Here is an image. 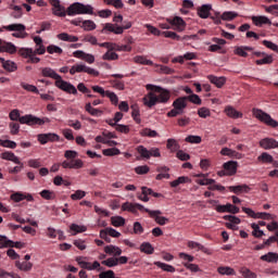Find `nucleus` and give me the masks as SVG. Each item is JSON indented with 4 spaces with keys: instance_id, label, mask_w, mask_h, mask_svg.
Returning <instances> with one entry per match:
<instances>
[{
    "instance_id": "nucleus-4",
    "label": "nucleus",
    "mask_w": 278,
    "mask_h": 278,
    "mask_svg": "<svg viewBox=\"0 0 278 278\" xmlns=\"http://www.w3.org/2000/svg\"><path fill=\"white\" fill-rule=\"evenodd\" d=\"M21 125H28V127H35V125H38L39 127L45 125V123H51V119L49 117H37L36 115L26 114L22 117H20Z\"/></svg>"
},
{
    "instance_id": "nucleus-5",
    "label": "nucleus",
    "mask_w": 278,
    "mask_h": 278,
    "mask_svg": "<svg viewBox=\"0 0 278 278\" xmlns=\"http://www.w3.org/2000/svg\"><path fill=\"white\" fill-rule=\"evenodd\" d=\"M253 114H254L255 118H257L262 123H265V125H268V127H274V128L278 127V122L275 121L270 116V114H268L260 109H253Z\"/></svg>"
},
{
    "instance_id": "nucleus-12",
    "label": "nucleus",
    "mask_w": 278,
    "mask_h": 278,
    "mask_svg": "<svg viewBox=\"0 0 278 278\" xmlns=\"http://www.w3.org/2000/svg\"><path fill=\"white\" fill-rule=\"evenodd\" d=\"M146 213L149 214L150 218H153L157 225H166L168 223V218L162 216V211H151V210H146Z\"/></svg>"
},
{
    "instance_id": "nucleus-10",
    "label": "nucleus",
    "mask_w": 278,
    "mask_h": 278,
    "mask_svg": "<svg viewBox=\"0 0 278 278\" xmlns=\"http://www.w3.org/2000/svg\"><path fill=\"white\" fill-rule=\"evenodd\" d=\"M139 212H147V207L140 203H130V202H125L122 204V212H130L131 214H138Z\"/></svg>"
},
{
    "instance_id": "nucleus-24",
    "label": "nucleus",
    "mask_w": 278,
    "mask_h": 278,
    "mask_svg": "<svg viewBox=\"0 0 278 278\" xmlns=\"http://www.w3.org/2000/svg\"><path fill=\"white\" fill-rule=\"evenodd\" d=\"M252 23L256 25V27H262V25H273V22L264 15L261 16H252Z\"/></svg>"
},
{
    "instance_id": "nucleus-37",
    "label": "nucleus",
    "mask_w": 278,
    "mask_h": 278,
    "mask_svg": "<svg viewBox=\"0 0 278 278\" xmlns=\"http://www.w3.org/2000/svg\"><path fill=\"white\" fill-rule=\"evenodd\" d=\"M85 110L86 112H88V114H90L91 116H101V114H103V111L99 110V109H94L92 108L91 103H87L85 105Z\"/></svg>"
},
{
    "instance_id": "nucleus-8",
    "label": "nucleus",
    "mask_w": 278,
    "mask_h": 278,
    "mask_svg": "<svg viewBox=\"0 0 278 278\" xmlns=\"http://www.w3.org/2000/svg\"><path fill=\"white\" fill-rule=\"evenodd\" d=\"M24 249L25 248V243L21 242V241H12L10 239H8V237L5 236H1L0 235V249Z\"/></svg>"
},
{
    "instance_id": "nucleus-29",
    "label": "nucleus",
    "mask_w": 278,
    "mask_h": 278,
    "mask_svg": "<svg viewBox=\"0 0 278 278\" xmlns=\"http://www.w3.org/2000/svg\"><path fill=\"white\" fill-rule=\"evenodd\" d=\"M228 190L230 192H233V194H241V192H249V186L247 185L230 186L228 187Z\"/></svg>"
},
{
    "instance_id": "nucleus-40",
    "label": "nucleus",
    "mask_w": 278,
    "mask_h": 278,
    "mask_svg": "<svg viewBox=\"0 0 278 278\" xmlns=\"http://www.w3.org/2000/svg\"><path fill=\"white\" fill-rule=\"evenodd\" d=\"M140 136L143 138H157V131L151 130V128H143L139 131Z\"/></svg>"
},
{
    "instance_id": "nucleus-30",
    "label": "nucleus",
    "mask_w": 278,
    "mask_h": 278,
    "mask_svg": "<svg viewBox=\"0 0 278 278\" xmlns=\"http://www.w3.org/2000/svg\"><path fill=\"white\" fill-rule=\"evenodd\" d=\"M140 251L141 253H146V255H153V253H155V249L149 242L141 243Z\"/></svg>"
},
{
    "instance_id": "nucleus-2",
    "label": "nucleus",
    "mask_w": 278,
    "mask_h": 278,
    "mask_svg": "<svg viewBox=\"0 0 278 278\" xmlns=\"http://www.w3.org/2000/svg\"><path fill=\"white\" fill-rule=\"evenodd\" d=\"M146 90H150L142 99L146 108H155L160 103L165 104L170 101V91L168 89L148 84L146 85Z\"/></svg>"
},
{
    "instance_id": "nucleus-54",
    "label": "nucleus",
    "mask_w": 278,
    "mask_h": 278,
    "mask_svg": "<svg viewBox=\"0 0 278 278\" xmlns=\"http://www.w3.org/2000/svg\"><path fill=\"white\" fill-rule=\"evenodd\" d=\"M236 17H238V13L233 11H226L222 14V21H233Z\"/></svg>"
},
{
    "instance_id": "nucleus-31",
    "label": "nucleus",
    "mask_w": 278,
    "mask_h": 278,
    "mask_svg": "<svg viewBox=\"0 0 278 278\" xmlns=\"http://www.w3.org/2000/svg\"><path fill=\"white\" fill-rule=\"evenodd\" d=\"M134 62L136 64H142L143 66H153V61H151L142 55L135 56Z\"/></svg>"
},
{
    "instance_id": "nucleus-15",
    "label": "nucleus",
    "mask_w": 278,
    "mask_h": 278,
    "mask_svg": "<svg viewBox=\"0 0 278 278\" xmlns=\"http://www.w3.org/2000/svg\"><path fill=\"white\" fill-rule=\"evenodd\" d=\"M16 51V46H14V43L0 39V53H10V55H14Z\"/></svg>"
},
{
    "instance_id": "nucleus-42",
    "label": "nucleus",
    "mask_w": 278,
    "mask_h": 278,
    "mask_svg": "<svg viewBox=\"0 0 278 278\" xmlns=\"http://www.w3.org/2000/svg\"><path fill=\"white\" fill-rule=\"evenodd\" d=\"M10 9L13 10V12L11 13V16H13V18H21L23 16L22 7L11 4Z\"/></svg>"
},
{
    "instance_id": "nucleus-56",
    "label": "nucleus",
    "mask_w": 278,
    "mask_h": 278,
    "mask_svg": "<svg viewBox=\"0 0 278 278\" xmlns=\"http://www.w3.org/2000/svg\"><path fill=\"white\" fill-rule=\"evenodd\" d=\"M103 155L112 157V155H121V150L118 148H109L102 151Z\"/></svg>"
},
{
    "instance_id": "nucleus-50",
    "label": "nucleus",
    "mask_w": 278,
    "mask_h": 278,
    "mask_svg": "<svg viewBox=\"0 0 278 278\" xmlns=\"http://www.w3.org/2000/svg\"><path fill=\"white\" fill-rule=\"evenodd\" d=\"M101 264L103 266H108V268H114V266H118V260L116 257H110L105 261H102Z\"/></svg>"
},
{
    "instance_id": "nucleus-32",
    "label": "nucleus",
    "mask_w": 278,
    "mask_h": 278,
    "mask_svg": "<svg viewBox=\"0 0 278 278\" xmlns=\"http://www.w3.org/2000/svg\"><path fill=\"white\" fill-rule=\"evenodd\" d=\"M2 160H8L9 162H14V164H21L18 156H15L12 152H4L1 154Z\"/></svg>"
},
{
    "instance_id": "nucleus-17",
    "label": "nucleus",
    "mask_w": 278,
    "mask_h": 278,
    "mask_svg": "<svg viewBox=\"0 0 278 278\" xmlns=\"http://www.w3.org/2000/svg\"><path fill=\"white\" fill-rule=\"evenodd\" d=\"M211 12H212V4H202L197 9V14L200 18H210Z\"/></svg>"
},
{
    "instance_id": "nucleus-14",
    "label": "nucleus",
    "mask_w": 278,
    "mask_h": 278,
    "mask_svg": "<svg viewBox=\"0 0 278 278\" xmlns=\"http://www.w3.org/2000/svg\"><path fill=\"white\" fill-rule=\"evenodd\" d=\"M260 148L265 151H270V149H278V141L274 138H264L260 142Z\"/></svg>"
},
{
    "instance_id": "nucleus-33",
    "label": "nucleus",
    "mask_w": 278,
    "mask_h": 278,
    "mask_svg": "<svg viewBox=\"0 0 278 278\" xmlns=\"http://www.w3.org/2000/svg\"><path fill=\"white\" fill-rule=\"evenodd\" d=\"M3 29L7 31H25L26 27L23 24H10L8 26H3Z\"/></svg>"
},
{
    "instance_id": "nucleus-58",
    "label": "nucleus",
    "mask_w": 278,
    "mask_h": 278,
    "mask_svg": "<svg viewBox=\"0 0 278 278\" xmlns=\"http://www.w3.org/2000/svg\"><path fill=\"white\" fill-rule=\"evenodd\" d=\"M137 152L141 155V157H144L146 160H150V150L144 148V146L137 147Z\"/></svg>"
},
{
    "instance_id": "nucleus-22",
    "label": "nucleus",
    "mask_w": 278,
    "mask_h": 278,
    "mask_svg": "<svg viewBox=\"0 0 278 278\" xmlns=\"http://www.w3.org/2000/svg\"><path fill=\"white\" fill-rule=\"evenodd\" d=\"M207 79L211 81V84H214L216 88H223V85L227 84V78L225 76L217 77L214 75H208Z\"/></svg>"
},
{
    "instance_id": "nucleus-39",
    "label": "nucleus",
    "mask_w": 278,
    "mask_h": 278,
    "mask_svg": "<svg viewBox=\"0 0 278 278\" xmlns=\"http://www.w3.org/2000/svg\"><path fill=\"white\" fill-rule=\"evenodd\" d=\"M166 148L172 151V153H175L176 151H179L180 147L177 140L175 139H167Z\"/></svg>"
},
{
    "instance_id": "nucleus-20",
    "label": "nucleus",
    "mask_w": 278,
    "mask_h": 278,
    "mask_svg": "<svg viewBox=\"0 0 278 278\" xmlns=\"http://www.w3.org/2000/svg\"><path fill=\"white\" fill-rule=\"evenodd\" d=\"M42 77H50V79H55V81H60L62 76L60 74H56L53 68L51 67H43L41 70Z\"/></svg>"
},
{
    "instance_id": "nucleus-13",
    "label": "nucleus",
    "mask_w": 278,
    "mask_h": 278,
    "mask_svg": "<svg viewBox=\"0 0 278 278\" xmlns=\"http://www.w3.org/2000/svg\"><path fill=\"white\" fill-rule=\"evenodd\" d=\"M167 23H169L176 31H184L186 29V21H184L182 17L175 16L174 18H167Z\"/></svg>"
},
{
    "instance_id": "nucleus-28",
    "label": "nucleus",
    "mask_w": 278,
    "mask_h": 278,
    "mask_svg": "<svg viewBox=\"0 0 278 278\" xmlns=\"http://www.w3.org/2000/svg\"><path fill=\"white\" fill-rule=\"evenodd\" d=\"M15 266L16 268H18V270H23L24 273H29V270L34 268V264L27 261L25 262L16 261Z\"/></svg>"
},
{
    "instance_id": "nucleus-55",
    "label": "nucleus",
    "mask_w": 278,
    "mask_h": 278,
    "mask_svg": "<svg viewBox=\"0 0 278 278\" xmlns=\"http://www.w3.org/2000/svg\"><path fill=\"white\" fill-rule=\"evenodd\" d=\"M18 55H21L22 58H29L30 55H34V50L31 48H21L17 51Z\"/></svg>"
},
{
    "instance_id": "nucleus-43",
    "label": "nucleus",
    "mask_w": 278,
    "mask_h": 278,
    "mask_svg": "<svg viewBox=\"0 0 278 278\" xmlns=\"http://www.w3.org/2000/svg\"><path fill=\"white\" fill-rule=\"evenodd\" d=\"M111 225H113V227H124L125 217H123V216L111 217Z\"/></svg>"
},
{
    "instance_id": "nucleus-6",
    "label": "nucleus",
    "mask_w": 278,
    "mask_h": 278,
    "mask_svg": "<svg viewBox=\"0 0 278 278\" xmlns=\"http://www.w3.org/2000/svg\"><path fill=\"white\" fill-rule=\"evenodd\" d=\"M76 73H87V75H92V77H99V71L84 63H77L70 68L71 75H75Z\"/></svg>"
},
{
    "instance_id": "nucleus-19",
    "label": "nucleus",
    "mask_w": 278,
    "mask_h": 278,
    "mask_svg": "<svg viewBox=\"0 0 278 278\" xmlns=\"http://www.w3.org/2000/svg\"><path fill=\"white\" fill-rule=\"evenodd\" d=\"M223 167L228 176L236 175V173H238V162L236 161L226 162Z\"/></svg>"
},
{
    "instance_id": "nucleus-61",
    "label": "nucleus",
    "mask_w": 278,
    "mask_h": 278,
    "mask_svg": "<svg viewBox=\"0 0 278 278\" xmlns=\"http://www.w3.org/2000/svg\"><path fill=\"white\" fill-rule=\"evenodd\" d=\"M78 155L79 153H77V151L75 150H66L64 153V157H66V160H70V162H72V160H78Z\"/></svg>"
},
{
    "instance_id": "nucleus-23",
    "label": "nucleus",
    "mask_w": 278,
    "mask_h": 278,
    "mask_svg": "<svg viewBox=\"0 0 278 278\" xmlns=\"http://www.w3.org/2000/svg\"><path fill=\"white\" fill-rule=\"evenodd\" d=\"M151 194H153V189L148 187H141V193H138L137 198L139 199V201L149 203V195Z\"/></svg>"
},
{
    "instance_id": "nucleus-21",
    "label": "nucleus",
    "mask_w": 278,
    "mask_h": 278,
    "mask_svg": "<svg viewBox=\"0 0 278 278\" xmlns=\"http://www.w3.org/2000/svg\"><path fill=\"white\" fill-rule=\"evenodd\" d=\"M173 108L179 110L184 114V110L188 108V100L186 97H180L173 102Z\"/></svg>"
},
{
    "instance_id": "nucleus-11",
    "label": "nucleus",
    "mask_w": 278,
    "mask_h": 278,
    "mask_svg": "<svg viewBox=\"0 0 278 278\" xmlns=\"http://www.w3.org/2000/svg\"><path fill=\"white\" fill-rule=\"evenodd\" d=\"M40 144H47V142H60V136L55 132L40 134L37 136Z\"/></svg>"
},
{
    "instance_id": "nucleus-53",
    "label": "nucleus",
    "mask_w": 278,
    "mask_h": 278,
    "mask_svg": "<svg viewBox=\"0 0 278 278\" xmlns=\"http://www.w3.org/2000/svg\"><path fill=\"white\" fill-rule=\"evenodd\" d=\"M106 5H113L116 8V10H121L124 8L125 4H123V0H103Z\"/></svg>"
},
{
    "instance_id": "nucleus-34",
    "label": "nucleus",
    "mask_w": 278,
    "mask_h": 278,
    "mask_svg": "<svg viewBox=\"0 0 278 278\" xmlns=\"http://www.w3.org/2000/svg\"><path fill=\"white\" fill-rule=\"evenodd\" d=\"M217 273H219V275H226L228 277H231L233 275H236V270L229 266H220L217 268Z\"/></svg>"
},
{
    "instance_id": "nucleus-26",
    "label": "nucleus",
    "mask_w": 278,
    "mask_h": 278,
    "mask_svg": "<svg viewBox=\"0 0 278 278\" xmlns=\"http://www.w3.org/2000/svg\"><path fill=\"white\" fill-rule=\"evenodd\" d=\"M247 51H253V47L240 46L235 48V54L240 58H249V53Z\"/></svg>"
},
{
    "instance_id": "nucleus-35",
    "label": "nucleus",
    "mask_w": 278,
    "mask_h": 278,
    "mask_svg": "<svg viewBox=\"0 0 278 278\" xmlns=\"http://www.w3.org/2000/svg\"><path fill=\"white\" fill-rule=\"evenodd\" d=\"M273 62H274L273 55L265 53L263 54V59L255 61V64H257V66H262L264 64H273Z\"/></svg>"
},
{
    "instance_id": "nucleus-62",
    "label": "nucleus",
    "mask_w": 278,
    "mask_h": 278,
    "mask_svg": "<svg viewBox=\"0 0 278 278\" xmlns=\"http://www.w3.org/2000/svg\"><path fill=\"white\" fill-rule=\"evenodd\" d=\"M11 201H14L15 203H21V201H25V193L23 192L12 193Z\"/></svg>"
},
{
    "instance_id": "nucleus-49",
    "label": "nucleus",
    "mask_w": 278,
    "mask_h": 278,
    "mask_svg": "<svg viewBox=\"0 0 278 278\" xmlns=\"http://www.w3.org/2000/svg\"><path fill=\"white\" fill-rule=\"evenodd\" d=\"M47 52L50 53V55H53V53H56L58 55H62L64 53V50H62V48L55 45H50L47 47Z\"/></svg>"
},
{
    "instance_id": "nucleus-25",
    "label": "nucleus",
    "mask_w": 278,
    "mask_h": 278,
    "mask_svg": "<svg viewBox=\"0 0 278 278\" xmlns=\"http://www.w3.org/2000/svg\"><path fill=\"white\" fill-rule=\"evenodd\" d=\"M104 253H106L108 255H114L115 257H118L119 255L123 254V250H121V248L116 245L111 244L104 247Z\"/></svg>"
},
{
    "instance_id": "nucleus-48",
    "label": "nucleus",
    "mask_w": 278,
    "mask_h": 278,
    "mask_svg": "<svg viewBox=\"0 0 278 278\" xmlns=\"http://www.w3.org/2000/svg\"><path fill=\"white\" fill-rule=\"evenodd\" d=\"M81 27L85 31H92L97 29V24H94L91 20H86L83 22Z\"/></svg>"
},
{
    "instance_id": "nucleus-52",
    "label": "nucleus",
    "mask_w": 278,
    "mask_h": 278,
    "mask_svg": "<svg viewBox=\"0 0 278 278\" xmlns=\"http://www.w3.org/2000/svg\"><path fill=\"white\" fill-rule=\"evenodd\" d=\"M102 60L114 61L118 60V54L114 50H109L102 55Z\"/></svg>"
},
{
    "instance_id": "nucleus-16",
    "label": "nucleus",
    "mask_w": 278,
    "mask_h": 278,
    "mask_svg": "<svg viewBox=\"0 0 278 278\" xmlns=\"http://www.w3.org/2000/svg\"><path fill=\"white\" fill-rule=\"evenodd\" d=\"M60 166H62V168L79 169V168H84V161H81V159L63 161L62 164H60Z\"/></svg>"
},
{
    "instance_id": "nucleus-38",
    "label": "nucleus",
    "mask_w": 278,
    "mask_h": 278,
    "mask_svg": "<svg viewBox=\"0 0 278 278\" xmlns=\"http://www.w3.org/2000/svg\"><path fill=\"white\" fill-rule=\"evenodd\" d=\"M159 175H156L157 181L162 179H170V174L168 173V167H160L159 169Z\"/></svg>"
},
{
    "instance_id": "nucleus-60",
    "label": "nucleus",
    "mask_w": 278,
    "mask_h": 278,
    "mask_svg": "<svg viewBox=\"0 0 278 278\" xmlns=\"http://www.w3.org/2000/svg\"><path fill=\"white\" fill-rule=\"evenodd\" d=\"M185 99L190 101V103H194L195 105H201L202 101L198 94L191 93L190 96H186Z\"/></svg>"
},
{
    "instance_id": "nucleus-27",
    "label": "nucleus",
    "mask_w": 278,
    "mask_h": 278,
    "mask_svg": "<svg viewBox=\"0 0 278 278\" xmlns=\"http://www.w3.org/2000/svg\"><path fill=\"white\" fill-rule=\"evenodd\" d=\"M225 114L229 118H242V113L237 111L233 106H230V105L225 108Z\"/></svg>"
},
{
    "instance_id": "nucleus-63",
    "label": "nucleus",
    "mask_w": 278,
    "mask_h": 278,
    "mask_svg": "<svg viewBox=\"0 0 278 278\" xmlns=\"http://www.w3.org/2000/svg\"><path fill=\"white\" fill-rule=\"evenodd\" d=\"M211 111L210 109L202 106L198 110V115L200 116V118H207V116H211Z\"/></svg>"
},
{
    "instance_id": "nucleus-45",
    "label": "nucleus",
    "mask_w": 278,
    "mask_h": 278,
    "mask_svg": "<svg viewBox=\"0 0 278 278\" xmlns=\"http://www.w3.org/2000/svg\"><path fill=\"white\" fill-rule=\"evenodd\" d=\"M190 181V178L188 176H180L176 180H173L170 182L172 188H177V186H181V184H188Z\"/></svg>"
},
{
    "instance_id": "nucleus-57",
    "label": "nucleus",
    "mask_w": 278,
    "mask_h": 278,
    "mask_svg": "<svg viewBox=\"0 0 278 278\" xmlns=\"http://www.w3.org/2000/svg\"><path fill=\"white\" fill-rule=\"evenodd\" d=\"M186 142H189L190 144H201V136H194V135H189L185 139Z\"/></svg>"
},
{
    "instance_id": "nucleus-51",
    "label": "nucleus",
    "mask_w": 278,
    "mask_h": 278,
    "mask_svg": "<svg viewBox=\"0 0 278 278\" xmlns=\"http://www.w3.org/2000/svg\"><path fill=\"white\" fill-rule=\"evenodd\" d=\"M240 274L242 275V277L244 278H257V274L251 271V269L247 268V267H241L240 268Z\"/></svg>"
},
{
    "instance_id": "nucleus-9",
    "label": "nucleus",
    "mask_w": 278,
    "mask_h": 278,
    "mask_svg": "<svg viewBox=\"0 0 278 278\" xmlns=\"http://www.w3.org/2000/svg\"><path fill=\"white\" fill-rule=\"evenodd\" d=\"M54 85L59 90H63V92H66L67 94H77V88L74 87L73 84L62 79V77L60 80H56Z\"/></svg>"
},
{
    "instance_id": "nucleus-3",
    "label": "nucleus",
    "mask_w": 278,
    "mask_h": 278,
    "mask_svg": "<svg viewBox=\"0 0 278 278\" xmlns=\"http://www.w3.org/2000/svg\"><path fill=\"white\" fill-rule=\"evenodd\" d=\"M134 24L129 21H123L122 26H118V24H112V23H106L104 24V27L101 30V34H116L121 35L125 31V29H131V26Z\"/></svg>"
},
{
    "instance_id": "nucleus-1",
    "label": "nucleus",
    "mask_w": 278,
    "mask_h": 278,
    "mask_svg": "<svg viewBox=\"0 0 278 278\" xmlns=\"http://www.w3.org/2000/svg\"><path fill=\"white\" fill-rule=\"evenodd\" d=\"M50 3L52 5V12L54 16H75L77 14H94V9L90 4H83L79 2L71 4L67 10L60 4V0H50Z\"/></svg>"
},
{
    "instance_id": "nucleus-47",
    "label": "nucleus",
    "mask_w": 278,
    "mask_h": 278,
    "mask_svg": "<svg viewBox=\"0 0 278 278\" xmlns=\"http://www.w3.org/2000/svg\"><path fill=\"white\" fill-rule=\"evenodd\" d=\"M258 162H263L264 164H273L275 161L273 155L268 154L267 152H263L258 157Z\"/></svg>"
},
{
    "instance_id": "nucleus-44",
    "label": "nucleus",
    "mask_w": 278,
    "mask_h": 278,
    "mask_svg": "<svg viewBox=\"0 0 278 278\" xmlns=\"http://www.w3.org/2000/svg\"><path fill=\"white\" fill-rule=\"evenodd\" d=\"M154 266H157V268H162V270H165V273H175V267L166 263L154 262Z\"/></svg>"
},
{
    "instance_id": "nucleus-46",
    "label": "nucleus",
    "mask_w": 278,
    "mask_h": 278,
    "mask_svg": "<svg viewBox=\"0 0 278 278\" xmlns=\"http://www.w3.org/2000/svg\"><path fill=\"white\" fill-rule=\"evenodd\" d=\"M40 197L46 199V201H53V199H55V191L43 189L40 192Z\"/></svg>"
},
{
    "instance_id": "nucleus-7",
    "label": "nucleus",
    "mask_w": 278,
    "mask_h": 278,
    "mask_svg": "<svg viewBox=\"0 0 278 278\" xmlns=\"http://www.w3.org/2000/svg\"><path fill=\"white\" fill-rule=\"evenodd\" d=\"M84 260H86V257L84 256L76 257V262L78 266H80V268H84L85 270H99L100 273L101 270H104V268L101 267V263H99V261H96L92 264H90Z\"/></svg>"
},
{
    "instance_id": "nucleus-18",
    "label": "nucleus",
    "mask_w": 278,
    "mask_h": 278,
    "mask_svg": "<svg viewBox=\"0 0 278 278\" xmlns=\"http://www.w3.org/2000/svg\"><path fill=\"white\" fill-rule=\"evenodd\" d=\"M0 64L2 65V68L4 71H8V73H14L17 71L18 66H16V63L14 61L8 60L0 56Z\"/></svg>"
},
{
    "instance_id": "nucleus-41",
    "label": "nucleus",
    "mask_w": 278,
    "mask_h": 278,
    "mask_svg": "<svg viewBox=\"0 0 278 278\" xmlns=\"http://www.w3.org/2000/svg\"><path fill=\"white\" fill-rule=\"evenodd\" d=\"M70 229H71V231H74L72 233V236H77V233H84L85 231H87L88 228L86 226H79L77 224H72L70 226Z\"/></svg>"
},
{
    "instance_id": "nucleus-59",
    "label": "nucleus",
    "mask_w": 278,
    "mask_h": 278,
    "mask_svg": "<svg viewBox=\"0 0 278 278\" xmlns=\"http://www.w3.org/2000/svg\"><path fill=\"white\" fill-rule=\"evenodd\" d=\"M86 197V191L84 190H76L73 194H71L72 201H81Z\"/></svg>"
},
{
    "instance_id": "nucleus-64",
    "label": "nucleus",
    "mask_w": 278,
    "mask_h": 278,
    "mask_svg": "<svg viewBox=\"0 0 278 278\" xmlns=\"http://www.w3.org/2000/svg\"><path fill=\"white\" fill-rule=\"evenodd\" d=\"M99 278H116L114 270L109 269L99 274Z\"/></svg>"
},
{
    "instance_id": "nucleus-36",
    "label": "nucleus",
    "mask_w": 278,
    "mask_h": 278,
    "mask_svg": "<svg viewBox=\"0 0 278 278\" xmlns=\"http://www.w3.org/2000/svg\"><path fill=\"white\" fill-rule=\"evenodd\" d=\"M261 260L262 262H268V263L277 262L278 254L275 252H268L267 254L262 255Z\"/></svg>"
}]
</instances>
